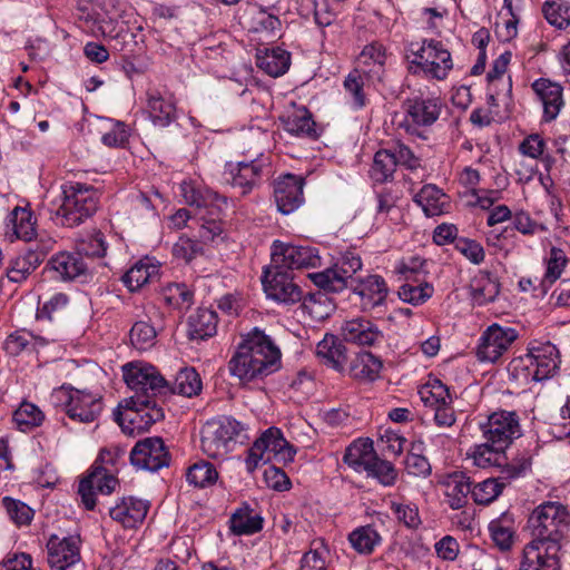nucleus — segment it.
I'll return each instance as SVG.
<instances>
[{
    "label": "nucleus",
    "instance_id": "14",
    "mask_svg": "<svg viewBox=\"0 0 570 570\" xmlns=\"http://www.w3.org/2000/svg\"><path fill=\"white\" fill-rule=\"evenodd\" d=\"M518 338V332L513 327L493 323L481 334L476 356L481 362L495 363L513 342Z\"/></svg>",
    "mask_w": 570,
    "mask_h": 570
},
{
    "label": "nucleus",
    "instance_id": "30",
    "mask_svg": "<svg viewBox=\"0 0 570 570\" xmlns=\"http://www.w3.org/2000/svg\"><path fill=\"white\" fill-rule=\"evenodd\" d=\"M315 354L321 363L338 372L343 371L347 360L345 345L332 334L317 343Z\"/></svg>",
    "mask_w": 570,
    "mask_h": 570
},
{
    "label": "nucleus",
    "instance_id": "27",
    "mask_svg": "<svg viewBox=\"0 0 570 570\" xmlns=\"http://www.w3.org/2000/svg\"><path fill=\"white\" fill-rule=\"evenodd\" d=\"M344 341L356 345L372 346L382 338V332L377 326L364 317L345 321L341 326Z\"/></svg>",
    "mask_w": 570,
    "mask_h": 570
},
{
    "label": "nucleus",
    "instance_id": "53",
    "mask_svg": "<svg viewBox=\"0 0 570 570\" xmlns=\"http://www.w3.org/2000/svg\"><path fill=\"white\" fill-rule=\"evenodd\" d=\"M544 261L547 269L542 278V285L550 286L561 277V274L568 264V258L561 248L552 247Z\"/></svg>",
    "mask_w": 570,
    "mask_h": 570
},
{
    "label": "nucleus",
    "instance_id": "57",
    "mask_svg": "<svg viewBox=\"0 0 570 570\" xmlns=\"http://www.w3.org/2000/svg\"><path fill=\"white\" fill-rule=\"evenodd\" d=\"M114 416L115 421L119 424L122 432L126 434L132 435L149 429L147 424L144 423V420L140 417L139 413L134 412L129 406H124V409H119L118 406L114 412Z\"/></svg>",
    "mask_w": 570,
    "mask_h": 570
},
{
    "label": "nucleus",
    "instance_id": "47",
    "mask_svg": "<svg viewBox=\"0 0 570 570\" xmlns=\"http://www.w3.org/2000/svg\"><path fill=\"white\" fill-rule=\"evenodd\" d=\"M9 223L17 238L30 242L35 237V220L30 210L16 207L9 216Z\"/></svg>",
    "mask_w": 570,
    "mask_h": 570
},
{
    "label": "nucleus",
    "instance_id": "15",
    "mask_svg": "<svg viewBox=\"0 0 570 570\" xmlns=\"http://www.w3.org/2000/svg\"><path fill=\"white\" fill-rule=\"evenodd\" d=\"M405 117L403 126L409 134H416L417 128L433 125L440 117L442 104L434 97L409 98L403 104Z\"/></svg>",
    "mask_w": 570,
    "mask_h": 570
},
{
    "label": "nucleus",
    "instance_id": "28",
    "mask_svg": "<svg viewBox=\"0 0 570 570\" xmlns=\"http://www.w3.org/2000/svg\"><path fill=\"white\" fill-rule=\"evenodd\" d=\"M47 249H40L39 245L18 254L12 258L7 268V277L12 283L26 281L43 262Z\"/></svg>",
    "mask_w": 570,
    "mask_h": 570
},
{
    "label": "nucleus",
    "instance_id": "18",
    "mask_svg": "<svg viewBox=\"0 0 570 570\" xmlns=\"http://www.w3.org/2000/svg\"><path fill=\"white\" fill-rule=\"evenodd\" d=\"M118 479L105 468L92 464L88 474L83 476L78 487V493L81 502L87 510H94L96 507V494L109 495L117 485Z\"/></svg>",
    "mask_w": 570,
    "mask_h": 570
},
{
    "label": "nucleus",
    "instance_id": "10",
    "mask_svg": "<svg viewBox=\"0 0 570 570\" xmlns=\"http://www.w3.org/2000/svg\"><path fill=\"white\" fill-rule=\"evenodd\" d=\"M570 514L559 502H544L528 519L531 534H563L569 528Z\"/></svg>",
    "mask_w": 570,
    "mask_h": 570
},
{
    "label": "nucleus",
    "instance_id": "6",
    "mask_svg": "<svg viewBox=\"0 0 570 570\" xmlns=\"http://www.w3.org/2000/svg\"><path fill=\"white\" fill-rule=\"evenodd\" d=\"M122 375L126 384L134 391L157 399L169 391L168 382L160 375L155 366L142 362H131L122 366Z\"/></svg>",
    "mask_w": 570,
    "mask_h": 570
},
{
    "label": "nucleus",
    "instance_id": "1",
    "mask_svg": "<svg viewBox=\"0 0 570 570\" xmlns=\"http://www.w3.org/2000/svg\"><path fill=\"white\" fill-rule=\"evenodd\" d=\"M281 357V350L273 338L259 327H253L240 335L228 367L230 374L242 382H252L276 372Z\"/></svg>",
    "mask_w": 570,
    "mask_h": 570
},
{
    "label": "nucleus",
    "instance_id": "49",
    "mask_svg": "<svg viewBox=\"0 0 570 570\" xmlns=\"http://www.w3.org/2000/svg\"><path fill=\"white\" fill-rule=\"evenodd\" d=\"M396 169V160L391 149L376 151L371 167V177L376 183H385L393 177Z\"/></svg>",
    "mask_w": 570,
    "mask_h": 570
},
{
    "label": "nucleus",
    "instance_id": "13",
    "mask_svg": "<svg viewBox=\"0 0 570 570\" xmlns=\"http://www.w3.org/2000/svg\"><path fill=\"white\" fill-rule=\"evenodd\" d=\"M421 400L434 411V423L439 428H450L456 422L452 406V395L445 384L434 379L420 390Z\"/></svg>",
    "mask_w": 570,
    "mask_h": 570
},
{
    "label": "nucleus",
    "instance_id": "46",
    "mask_svg": "<svg viewBox=\"0 0 570 570\" xmlns=\"http://www.w3.org/2000/svg\"><path fill=\"white\" fill-rule=\"evenodd\" d=\"M534 366L529 353L514 357L508 365V373L511 381L519 385H529L532 382H540L539 377L534 375Z\"/></svg>",
    "mask_w": 570,
    "mask_h": 570
},
{
    "label": "nucleus",
    "instance_id": "19",
    "mask_svg": "<svg viewBox=\"0 0 570 570\" xmlns=\"http://www.w3.org/2000/svg\"><path fill=\"white\" fill-rule=\"evenodd\" d=\"M304 179L293 174L278 177L274 183V198L282 214L295 212L304 203Z\"/></svg>",
    "mask_w": 570,
    "mask_h": 570
},
{
    "label": "nucleus",
    "instance_id": "12",
    "mask_svg": "<svg viewBox=\"0 0 570 570\" xmlns=\"http://www.w3.org/2000/svg\"><path fill=\"white\" fill-rule=\"evenodd\" d=\"M262 284L267 297L278 303L295 304L302 298V289L293 282V276L274 263L264 268Z\"/></svg>",
    "mask_w": 570,
    "mask_h": 570
},
{
    "label": "nucleus",
    "instance_id": "34",
    "mask_svg": "<svg viewBox=\"0 0 570 570\" xmlns=\"http://www.w3.org/2000/svg\"><path fill=\"white\" fill-rule=\"evenodd\" d=\"M257 67L271 77L284 75L291 66V55L282 48H271L258 51L256 55Z\"/></svg>",
    "mask_w": 570,
    "mask_h": 570
},
{
    "label": "nucleus",
    "instance_id": "56",
    "mask_svg": "<svg viewBox=\"0 0 570 570\" xmlns=\"http://www.w3.org/2000/svg\"><path fill=\"white\" fill-rule=\"evenodd\" d=\"M434 288L426 282L406 283L399 288V297L411 305H421L433 295Z\"/></svg>",
    "mask_w": 570,
    "mask_h": 570
},
{
    "label": "nucleus",
    "instance_id": "22",
    "mask_svg": "<svg viewBox=\"0 0 570 570\" xmlns=\"http://www.w3.org/2000/svg\"><path fill=\"white\" fill-rule=\"evenodd\" d=\"M360 297L363 311H372L383 305L389 294V287L385 279L380 275H367L358 278L350 285Z\"/></svg>",
    "mask_w": 570,
    "mask_h": 570
},
{
    "label": "nucleus",
    "instance_id": "42",
    "mask_svg": "<svg viewBox=\"0 0 570 570\" xmlns=\"http://www.w3.org/2000/svg\"><path fill=\"white\" fill-rule=\"evenodd\" d=\"M500 292L498 281L489 273H480L471 284L472 299L478 305L493 302Z\"/></svg>",
    "mask_w": 570,
    "mask_h": 570
},
{
    "label": "nucleus",
    "instance_id": "24",
    "mask_svg": "<svg viewBox=\"0 0 570 570\" xmlns=\"http://www.w3.org/2000/svg\"><path fill=\"white\" fill-rule=\"evenodd\" d=\"M529 356L534 366V375L540 382L552 377L560 366V354L551 342H535L528 348Z\"/></svg>",
    "mask_w": 570,
    "mask_h": 570
},
{
    "label": "nucleus",
    "instance_id": "2",
    "mask_svg": "<svg viewBox=\"0 0 570 570\" xmlns=\"http://www.w3.org/2000/svg\"><path fill=\"white\" fill-rule=\"evenodd\" d=\"M99 193L90 185L66 183L59 195L50 202L49 210L57 224L76 227L90 218L98 209Z\"/></svg>",
    "mask_w": 570,
    "mask_h": 570
},
{
    "label": "nucleus",
    "instance_id": "11",
    "mask_svg": "<svg viewBox=\"0 0 570 570\" xmlns=\"http://www.w3.org/2000/svg\"><path fill=\"white\" fill-rule=\"evenodd\" d=\"M271 255L272 263L285 269L316 268L322 264L318 249L308 245H293L275 240Z\"/></svg>",
    "mask_w": 570,
    "mask_h": 570
},
{
    "label": "nucleus",
    "instance_id": "16",
    "mask_svg": "<svg viewBox=\"0 0 570 570\" xmlns=\"http://www.w3.org/2000/svg\"><path fill=\"white\" fill-rule=\"evenodd\" d=\"M269 166L267 158L261 156L252 161H238L236 165L228 164L224 171V179L233 187L240 188V194H248L257 186L264 176V169Z\"/></svg>",
    "mask_w": 570,
    "mask_h": 570
},
{
    "label": "nucleus",
    "instance_id": "36",
    "mask_svg": "<svg viewBox=\"0 0 570 570\" xmlns=\"http://www.w3.org/2000/svg\"><path fill=\"white\" fill-rule=\"evenodd\" d=\"M284 129L291 135L298 137H316V124L309 110L302 106L295 107L283 119Z\"/></svg>",
    "mask_w": 570,
    "mask_h": 570
},
{
    "label": "nucleus",
    "instance_id": "48",
    "mask_svg": "<svg viewBox=\"0 0 570 570\" xmlns=\"http://www.w3.org/2000/svg\"><path fill=\"white\" fill-rule=\"evenodd\" d=\"M43 412L33 403L22 402L13 413V421L20 431L27 432L42 424Z\"/></svg>",
    "mask_w": 570,
    "mask_h": 570
},
{
    "label": "nucleus",
    "instance_id": "58",
    "mask_svg": "<svg viewBox=\"0 0 570 570\" xmlns=\"http://www.w3.org/2000/svg\"><path fill=\"white\" fill-rule=\"evenodd\" d=\"M503 487L499 480L489 478L472 487L471 497L476 504H489L501 494Z\"/></svg>",
    "mask_w": 570,
    "mask_h": 570
},
{
    "label": "nucleus",
    "instance_id": "35",
    "mask_svg": "<svg viewBox=\"0 0 570 570\" xmlns=\"http://www.w3.org/2000/svg\"><path fill=\"white\" fill-rule=\"evenodd\" d=\"M382 361L370 352L357 353L350 363V375L358 381L373 382L380 376Z\"/></svg>",
    "mask_w": 570,
    "mask_h": 570
},
{
    "label": "nucleus",
    "instance_id": "54",
    "mask_svg": "<svg viewBox=\"0 0 570 570\" xmlns=\"http://www.w3.org/2000/svg\"><path fill=\"white\" fill-rule=\"evenodd\" d=\"M366 81H368L366 76L355 69L351 71L344 80V88L350 95L355 109H361L366 105V96L364 92Z\"/></svg>",
    "mask_w": 570,
    "mask_h": 570
},
{
    "label": "nucleus",
    "instance_id": "61",
    "mask_svg": "<svg viewBox=\"0 0 570 570\" xmlns=\"http://www.w3.org/2000/svg\"><path fill=\"white\" fill-rule=\"evenodd\" d=\"M502 473L508 479H519L525 476L532 468V454L530 451L518 453L511 462L503 463Z\"/></svg>",
    "mask_w": 570,
    "mask_h": 570
},
{
    "label": "nucleus",
    "instance_id": "38",
    "mask_svg": "<svg viewBox=\"0 0 570 570\" xmlns=\"http://www.w3.org/2000/svg\"><path fill=\"white\" fill-rule=\"evenodd\" d=\"M148 112L154 125L167 127L176 120V105L171 97L165 98L159 94L148 98Z\"/></svg>",
    "mask_w": 570,
    "mask_h": 570
},
{
    "label": "nucleus",
    "instance_id": "52",
    "mask_svg": "<svg viewBox=\"0 0 570 570\" xmlns=\"http://www.w3.org/2000/svg\"><path fill=\"white\" fill-rule=\"evenodd\" d=\"M218 473L209 462L200 461L187 470L186 479L195 487L205 488L216 482Z\"/></svg>",
    "mask_w": 570,
    "mask_h": 570
},
{
    "label": "nucleus",
    "instance_id": "17",
    "mask_svg": "<svg viewBox=\"0 0 570 570\" xmlns=\"http://www.w3.org/2000/svg\"><path fill=\"white\" fill-rule=\"evenodd\" d=\"M130 463L142 470L158 471L169 464V453L161 438H146L130 451Z\"/></svg>",
    "mask_w": 570,
    "mask_h": 570
},
{
    "label": "nucleus",
    "instance_id": "63",
    "mask_svg": "<svg viewBox=\"0 0 570 570\" xmlns=\"http://www.w3.org/2000/svg\"><path fill=\"white\" fill-rule=\"evenodd\" d=\"M68 304L69 297L67 294L61 292L55 293L38 307L37 318L51 321L53 315L62 313Z\"/></svg>",
    "mask_w": 570,
    "mask_h": 570
},
{
    "label": "nucleus",
    "instance_id": "62",
    "mask_svg": "<svg viewBox=\"0 0 570 570\" xmlns=\"http://www.w3.org/2000/svg\"><path fill=\"white\" fill-rule=\"evenodd\" d=\"M193 292L185 284H170L166 287L164 298L176 308H187L193 303Z\"/></svg>",
    "mask_w": 570,
    "mask_h": 570
},
{
    "label": "nucleus",
    "instance_id": "37",
    "mask_svg": "<svg viewBox=\"0 0 570 570\" xmlns=\"http://www.w3.org/2000/svg\"><path fill=\"white\" fill-rule=\"evenodd\" d=\"M413 200L429 217L442 215L446 210L448 196L432 184L424 185Z\"/></svg>",
    "mask_w": 570,
    "mask_h": 570
},
{
    "label": "nucleus",
    "instance_id": "29",
    "mask_svg": "<svg viewBox=\"0 0 570 570\" xmlns=\"http://www.w3.org/2000/svg\"><path fill=\"white\" fill-rule=\"evenodd\" d=\"M386 51L383 45L373 42L363 48L355 70L366 76L367 80L380 81L384 72Z\"/></svg>",
    "mask_w": 570,
    "mask_h": 570
},
{
    "label": "nucleus",
    "instance_id": "50",
    "mask_svg": "<svg viewBox=\"0 0 570 570\" xmlns=\"http://www.w3.org/2000/svg\"><path fill=\"white\" fill-rule=\"evenodd\" d=\"M157 340V330L146 321L136 322L130 330V343L138 351H148Z\"/></svg>",
    "mask_w": 570,
    "mask_h": 570
},
{
    "label": "nucleus",
    "instance_id": "45",
    "mask_svg": "<svg viewBox=\"0 0 570 570\" xmlns=\"http://www.w3.org/2000/svg\"><path fill=\"white\" fill-rule=\"evenodd\" d=\"M546 20L559 30L570 26V2L566 0H548L542 4Z\"/></svg>",
    "mask_w": 570,
    "mask_h": 570
},
{
    "label": "nucleus",
    "instance_id": "44",
    "mask_svg": "<svg viewBox=\"0 0 570 570\" xmlns=\"http://www.w3.org/2000/svg\"><path fill=\"white\" fill-rule=\"evenodd\" d=\"M157 273L155 265L138 262L124 274L121 281L130 292H135L157 276Z\"/></svg>",
    "mask_w": 570,
    "mask_h": 570
},
{
    "label": "nucleus",
    "instance_id": "7",
    "mask_svg": "<svg viewBox=\"0 0 570 570\" xmlns=\"http://www.w3.org/2000/svg\"><path fill=\"white\" fill-rule=\"evenodd\" d=\"M361 268V257L356 253L347 250L341 255L333 268L312 273L308 276L320 288L327 292H340L356 281L353 275Z\"/></svg>",
    "mask_w": 570,
    "mask_h": 570
},
{
    "label": "nucleus",
    "instance_id": "8",
    "mask_svg": "<svg viewBox=\"0 0 570 570\" xmlns=\"http://www.w3.org/2000/svg\"><path fill=\"white\" fill-rule=\"evenodd\" d=\"M485 441L495 444L500 450H507L514 440L522 435L519 415L513 411H497L480 424Z\"/></svg>",
    "mask_w": 570,
    "mask_h": 570
},
{
    "label": "nucleus",
    "instance_id": "40",
    "mask_svg": "<svg viewBox=\"0 0 570 570\" xmlns=\"http://www.w3.org/2000/svg\"><path fill=\"white\" fill-rule=\"evenodd\" d=\"M229 522L234 534H252L263 529L264 519L244 504L232 514Z\"/></svg>",
    "mask_w": 570,
    "mask_h": 570
},
{
    "label": "nucleus",
    "instance_id": "39",
    "mask_svg": "<svg viewBox=\"0 0 570 570\" xmlns=\"http://www.w3.org/2000/svg\"><path fill=\"white\" fill-rule=\"evenodd\" d=\"M444 488L448 503L452 509L462 508L466 503L468 495L472 492L470 478L464 473L450 475L444 483Z\"/></svg>",
    "mask_w": 570,
    "mask_h": 570
},
{
    "label": "nucleus",
    "instance_id": "32",
    "mask_svg": "<svg viewBox=\"0 0 570 570\" xmlns=\"http://www.w3.org/2000/svg\"><path fill=\"white\" fill-rule=\"evenodd\" d=\"M375 455L376 452L374 450L372 440L357 439L346 448L343 455V462L355 472L361 473L366 471Z\"/></svg>",
    "mask_w": 570,
    "mask_h": 570
},
{
    "label": "nucleus",
    "instance_id": "51",
    "mask_svg": "<svg viewBox=\"0 0 570 570\" xmlns=\"http://www.w3.org/2000/svg\"><path fill=\"white\" fill-rule=\"evenodd\" d=\"M108 244L105 235L100 230H92L81 237L77 244V252L80 256L104 257L106 255Z\"/></svg>",
    "mask_w": 570,
    "mask_h": 570
},
{
    "label": "nucleus",
    "instance_id": "33",
    "mask_svg": "<svg viewBox=\"0 0 570 570\" xmlns=\"http://www.w3.org/2000/svg\"><path fill=\"white\" fill-rule=\"evenodd\" d=\"M124 406H129L134 412L139 413L148 428L164 419L163 407L159 406L157 399H151L150 395L141 393L131 395L119 403V409H124Z\"/></svg>",
    "mask_w": 570,
    "mask_h": 570
},
{
    "label": "nucleus",
    "instance_id": "43",
    "mask_svg": "<svg viewBox=\"0 0 570 570\" xmlns=\"http://www.w3.org/2000/svg\"><path fill=\"white\" fill-rule=\"evenodd\" d=\"M202 391V380L194 367H183L176 374L169 391L186 397L197 395Z\"/></svg>",
    "mask_w": 570,
    "mask_h": 570
},
{
    "label": "nucleus",
    "instance_id": "21",
    "mask_svg": "<svg viewBox=\"0 0 570 570\" xmlns=\"http://www.w3.org/2000/svg\"><path fill=\"white\" fill-rule=\"evenodd\" d=\"M46 271L56 281L69 282L85 275L88 266L78 252H60L50 257Z\"/></svg>",
    "mask_w": 570,
    "mask_h": 570
},
{
    "label": "nucleus",
    "instance_id": "41",
    "mask_svg": "<svg viewBox=\"0 0 570 570\" xmlns=\"http://www.w3.org/2000/svg\"><path fill=\"white\" fill-rule=\"evenodd\" d=\"M505 450H500L495 444L485 441L482 444L474 445L470 451V459L473 465L487 469L491 466L501 468L507 460Z\"/></svg>",
    "mask_w": 570,
    "mask_h": 570
},
{
    "label": "nucleus",
    "instance_id": "9",
    "mask_svg": "<svg viewBox=\"0 0 570 570\" xmlns=\"http://www.w3.org/2000/svg\"><path fill=\"white\" fill-rule=\"evenodd\" d=\"M560 541L554 537H535L523 550L520 570H560Z\"/></svg>",
    "mask_w": 570,
    "mask_h": 570
},
{
    "label": "nucleus",
    "instance_id": "3",
    "mask_svg": "<svg viewBox=\"0 0 570 570\" xmlns=\"http://www.w3.org/2000/svg\"><path fill=\"white\" fill-rule=\"evenodd\" d=\"M406 52L411 70L423 73L429 79L444 80L453 69L451 52L439 40L412 41L407 45Z\"/></svg>",
    "mask_w": 570,
    "mask_h": 570
},
{
    "label": "nucleus",
    "instance_id": "26",
    "mask_svg": "<svg viewBox=\"0 0 570 570\" xmlns=\"http://www.w3.org/2000/svg\"><path fill=\"white\" fill-rule=\"evenodd\" d=\"M256 450H262L266 455V461L272 459V454L283 462H292L296 454L295 448L283 436L277 428L267 429L256 441Z\"/></svg>",
    "mask_w": 570,
    "mask_h": 570
},
{
    "label": "nucleus",
    "instance_id": "25",
    "mask_svg": "<svg viewBox=\"0 0 570 570\" xmlns=\"http://www.w3.org/2000/svg\"><path fill=\"white\" fill-rule=\"evenodd\" d=\"M531 88L542 105L543 119L548 122L554 120L564 105L562 87L549 79L540 78L532 83Z\"/></svg>",
    "mask_w": 570,
    "mask_h": 570
},
{
    "label": "nucleus",
    "instance_id": "60",
    "mask_svg": "<svg viewBox=\"0 0 570 570\" xmlns=\"http://www.w3.org/2000/svg\"><path fill=\"white\" fill-rule=\"evenodd\" d=\"M125 454L126 450L124 448L111 445L100 451L94 464L98 465L99 468H105V470L109 471L116 476L119 468L124 465Z\"/></svg>",
    "mask_w": 570,
    "mask_h": 570
},
{
    "label": "nucleus",
    "instance_id": "64",
    "mask_svg": "<svg viewBox=\"0 0 570 570\" xmlns=\"http://www.w3.org/2000/svg\"><path fill=\"white\" fill-rule=\"evenodd\" d=\"M2 505L4 507L10 520L18 525L27 524L33 518V510L22 501L4 497L2 499Z\"/></svg>",
    "mask_w": 570,
    "mask_h": 570
},
{
    "label": "nucleus",
    "instance_id": "20",
    "mask_svg": "<svg viewBox=\"0 0 570 570\" xmlns=\"http://www.w3.org/2000/svg\"><path fill=\"white\" fill-rule=\"evenodd\" d=\"M80 537H50L47 542L51 570H68L80 560Z\"/></svg>",
    "mask_w": 570,
    "mask_h": 570
},
{
    "label": "nucleus",
    "instance_id": "59",
    "mask_svg": "<svg viewBox=\"0 0 570 570\" xmlns=\"http://www.w3.org/2000/svg\"><path fill=\"white\" fill-rule=\"evenodd\" d=\"M365 472L367 476L376 479L384 487L393 485L397 479V472L394 465L386 460L380 459L377 454Z\"/></svg>",
    "mask_w": 570,
    "mask_h": 570
},
{
    "label": "nucleus",
    "instance_id": "31",
    "mask_svg": "<svg viewBox=\"0 0 570 570\" xmlns=\"http://www.w3.org/2000/svg\"><path fill=\"white\" fill-rule=\"evenodd\" d=\"M217 332V315L209 308H198L189 315L187 334L191 341H204Z\"/></svg>",
    "mask_w": 570,
    "mask_h": 570
},
{
    "label": "nucleus",
    "instance_id": "5",
    "mask_svg": "<svg viewBox=\"0 0 570 570\" xmlns=\"http://www.w3.org/2000/svg\"><path fill=\"white\" fill-rule=\"evenodd\" d=\"M52 397L65 407L67 416L80 423H92L104 410L102 396L88 390H80L71 385L57 389Z\"/></svg>",
    "mask_w": 570,
    "mask_h": 570
},
{
    "label": "nucleus",
    "instance_id": "55",
    "mask_svg": "<svg viewBox=\"0 0 570 570\" xmlns=\"http://www.w3.org/2000/svg\"><path fill=\"white\" fill-rule=\"evenodd\" d=\"M32 341H35V345L40 346H45L48 343V341L41 336H36L29 331L20 330L7 337L4 350L11 355H18L24 351Z\"/></svg>",
    "mask_w": 570,
    "mask_h": 570
},
{
    "label": "nucleus",
    "instance_id": "4",
    "mask_svg": "<svg viewBox=\"0 0 570 570\" xmlns=\"http://www.w3.org/2000/svg\"><path fill=\"white\" fill-rule=\"evenodd\" d=\"M243 429V424L230 416H220L207 421L200 432L203 452L212 459L226 458Z\"/></svg>",
    "mask_w": 570,
    "mask_h": 570
},
{
    "label": "nucleus",
    "instance_id": "23",
    "mask_svg": "<svg viewBox=\"0 0 570 570\" xmlns=\"http://www.w3.org/2000/svg\"><path fill=\"white\" fill-rule=\"evenodd\" d=\"M149 505L148 502L127 497L120 499L116 505L109 509L110 518L122 525L125 530H137L146 519Z\"/></svg>",
    "mask_w": 570,
    "mask_h": 570
}]
</instances>
